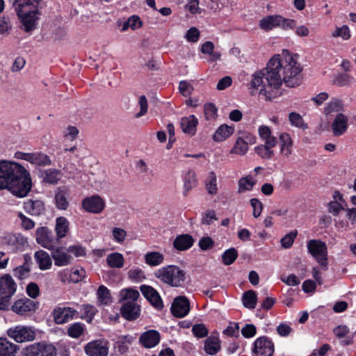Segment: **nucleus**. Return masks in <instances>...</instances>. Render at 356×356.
Segmentation results:
<instances>
[{
	"label": "nucleus",
	"mask_w": 356,
	"mask_h": 356,
	"mask_svg": "<svg viewBox=\"0 0 356 356\" xmlns=\"http://www.w3.org/2000/svg\"><path fill=\"white\" fill-rule=\"evenodd\" d=\"M297 58V55L291 54L288 50L275 55L265 68L252 75V88L259 90L266 99L271 100L282 95L280 88L283 83L290 88L299 86L302 70Z\"/></svg>",
	"instance_id": "1"
},
{
	"label": "nucleus",
	"mask_w": 356,
	"mask_h": 356,
	"mask_svg": "<svg viewBox=\"0 0 356 356\" xmlns=\"http://www.w3.org/2000/svg\"><path fill=\"white\" fill-rule=\"evenodd\" d=\"M61 177V172L58 170L48 169L42 172L43 181L50 184L58 183Z\"/></svg>",
	"instance_id": "33"
},
{
	"label": "nucleus",
	"mask_w": 356,
	"mask_h": 356,
	"mask_svg": "<svg viewBox=\"0 0 356 356\" xmlns=\"http://www.w3.org/2000/svg\"><path fill=\"white\" fill-rule=\"evenodd\" d=\"M238 257L237 250L234 248H229L224 252L222 255V262L225 265L233 264Z\"/></svg>",
	"instance_id": "41"
},
{
	"label": "nucleus",
	"mask_w": 356,
	"mask_h": 356,
	"mask_svg": "<svg viewBox=\"0 0 356 356\" xmlns=\"http://www.w3.org/2000/svg\"><path fill=\"white\" fill-rule=\"evenodd\" d=\"M29 162L41 166L49 165L51 163L50 158L42 152L31 153Z\"/></svg>",
	"instance_id": "32"
},
{
	"label": "nucleus",
	"mask_w": 356,
	"mask_h": 356,
	"mask_svg": "<svg viewBox=\"0 0 356 356\" xmlns=\"http://www.w3.org/2000/svg\"><path fill=\"white\" fill-rule=\"evenodd\" d=\"M253 351L256 356H273L274 346L267 337H261L254 341Z\"/></svg>",
	"instance_id": "9"
},
{
	"label": "nucleus",
	"mask_w": 356,
	"mask_h": 356,
	"mask_svg": "<svg viewBox=\"0 0 356 356\" xmlns=\"http://www.w3.org/2000/svg\"><path fill=\"white\" fill-rule=\"evenodd\" d=\"M19 348L6 339L0 338V356H15Z\"/></svg>",
	"instance_id": "26"
},
{
	"label": "nucleus",
	"mask_w": 356,
	"mask_h": 356,
	"mask_svg": "<svg viewBox=\"0 0 356 356\" xmlns=\"http://www.w3.org/2000/svg\"><path fill=\"white\" fill-rule=\"evenodd\" d=\"M280 153L284 157L288 158L293 152V142L290 135L287 133H282L280 136Z\"/></svg>",
	"instance_id": "19"
},
{
	"label": "nucleus",
	"mask_w": 356,
	"mask_h": 356,
	"mask_svg": "<svg viewBox=\"0 0 356 356\" xmlns=\"http://www.w3.org/2000/svg\"><path fill=\"white\" fill-rule=\"evenodd\" d=\"M38 302L27 298H20L16 300L11 309L19 316H27L33 314L37 309Z\"/></svg>",
	"instance_id": "7"
},
{
	"label": "nucleus",
	"mask_w": 356,
	"mask_h": 356,
	"mask_svg": "<svg viewBox=\"0 0 356 356\" xmlns=\"http://www.w3.org/2000/svg\"><path fill=\"white\" fill-rule=\"evenodd\" d=\"M197 124L198 120L194 115L182 118L180 122L182 131L191 136L195 134Z\"/></svg>",
	"instance_id": "22"
},
{
	"label": "nucleus",
	"mask_w": 356,
	"mask_h": 356,
	"mask_svg": "<svg viewBox=\"0 0 356 356\" xmlns=\"http://www.w3.org/2000/svg\"><path fill=\"white\" fill-rule=\"evenodd\" d=\"M138 106L140 111L135 114L136 118H140L144 116L148 111V102L145 95H140L138 98Z\"/></svg>",
	"instance_id": "49"
},
{
	"label": "nucleus",
	"mask_w": 356,
	"mask_h": 356,
	"mask_svg": "<svg viewBox=\"0 0 356 356\" xmlns=\"http://www.w3.org/2000/svg\"><path fill=\"white\" fill-rule=\"evenodd\" d=\"M157 277L172 287H179L186 280V273L179 267L169 265L159 269Z\"/></svg>",
	"instance_id": "4"
},
{
	"label": "nucleus",
	"mask_w": 356,
	"mask_h": 356,
	"mask_svg": "<svg viewBox=\"0 0 356 356\" xmlns=\"http://www.w3.org/2000/svg\"><path fill=\"white\" fill-rule=\"evenodd\" d=\"M224 334L229 337H237L239 333V325L238 323H230L224 330Z\"/></svg>",
	"instance_id": "60"
},
{
	"label": "nucleus",
	"mask_w": 356,
	"mask_h": 356,
	"mask_svg": "<svg viewBox=\"0 0 356 356\" xmlns=\"http://www.w3.org/2000/svg\"><path fill=\"white\" fill-rule=\"evenodd\" d=\"M56 231L58 238H63L68 231V222L64 217H59L56 219Z\"/></svg>",
	"instance_id": "39"
},
{
	"label": "nucleus",
	"mask_w": 356,
	"mask_h": 356,
	"mask_svg": "<svg viewBox=\"0 0 356 356\" xmlns=\"http://www.w3.org/2000/svg\"><path fill=\"white\" fill-rule=\"evenodd\" d=\"M194 240L189 234H181L177 236L173 242L175 249L182 251L189 249L193 245Z\"/></svg>",
	"instance_id": "23"
},
{
	"label": "nucleus",
	"mask_w": 356,
	"mask_h": 356,
	"mask_svg": "<svg viewBox=\"0 0 356 356\" xmlns=\"http://www.w3.org/2000/svg\"><path fill=\"white\" fill-rule=\"evenodd\" d=\"M193 334L198 338H202L208 334V330L204 324H195L192 327Z\"/></svg>",
	"instance_id": "54"
},
{
	"label": "nucleus",
	"mask_w": 356,
	"mask_h": 356,
	"mask_svg": "<svg viewBox=\"0 0 356 356\" xmlns=\"http://www.w3.org/2000/svg\"><path fill=\"white\" fill-rule=\"evenodd\" d=\"M214 242L211 237H203L199 241V247L202 250H207L208 249L212 248Z\"/></svg>",
	"instance_id": "61"
},
{
	"label": "nucleus",
	"mask_w": 356,
	"mask_h": 356,
	"mask_svg": "<svg viewBox=\"0 0 356 356\" xmlns=\"http://www.w3.org/2000/svg\"><path fill=\"white\" fill-rule=\"evenodd\" d=\"M69 190L65 187H58L55 193V202L58 209L65 210L69 206Z\"/></svg>",
	"instance_id": "20"
},
{
	"label": "nucleus",
	"mask_w": 356,
	"mask_h": 356,
	"mask_svg": "<svg viewBox=\"0 0 356 356\" xmlns=\"http://www.w3.org/2000/svg\"><path fill=\"white\" fill-rule=\"evenodd\" d=\"M243 305L250 309L255 308L257 302V296L255 291L249 290L245 291L242 297Z\"/></svg>",
	"instance_id": "31"
},
{
	"label": "nucleus",
	"mask_w": 356,
	"mask_h": 356,
	"mask_svg": "<svg viewBox=\"0 0 356 356\" xmlns=\"http://www.w3.org/2000/svg\"><path fill=\"white\" fill-rule=\"evenodd\" d=\"M139 296V292L133 289H124L120 293V301L122 303L125 302L136 303V301L138 298Z\"/></svg>",
	"instance_id": "34"
},
{
	"label": "nucleus",
	"mask_w": 356,
	"mask_h": 356,
	"mask_svg": "<svg viewBox=\"0 0 356 356\" xmlns=\"http://www.w3.org/2000/svg\"><path fill=\"white\" fill-rule=\"evenodd\" d=\"M172 314L177 318L186 316L190 312V302L185 296H177L171 306Z\"/></svg>",
	"instance_id": "10"
},
{
	"label": "nucleus",
	"mask_w": 356,
	"mask_h": 356,
	"mask_svg": "<svg viewBox=\"0 0 356 356\" xmlns=\"http://www.w3.org/2000/svg\"><path fill=\"white\" fill-rule=\"evenodd\" d=\"M348 118L343 113H339L334 119L331 128L334 136L343 135L348 129Z\"/></svg>",
	"instance_id": "17"
},
{
	"label": "nucleus",
	"mask_w": 356,
	"mask_h": 356,
	"mask_svg": "<svg viewBox=\"0 0 356 356\" xmlns=\"http://www.w3.org/2000/svg\"><path fill=\"white\" fill-rule=\"evenodd\" d=\"M140 290L152 305L156 307V290L148 285H141Z\"/></svg>",
	"instance_id": "38"
},
{
	"label": "nucleus",
	"mask_w": 356,
	"mask_h": 356,
	"mask_svg": "<svg viewBox=\"0 0 356 356\" xmlns=\"http://www.w3.org/2000/svg\"><path fill=\"white\" fill-rule=\"evenodd\" d=\"M24 208L31 216H38L44 212V203L40 200H29L24 202Z\"/></svg>",
	"instance_id": "21"
},
{
	"label": "nucleus",
	"mask_w": 356,
	"mask_h": 356,
	"mask_svg": "<svg viewBox=\"0 0 356 356\" xmlns=\"http://www.w3.org/2000/svg\"><path fill=\"white\" fill-rule=\"evenodd\" d=\"M342 210H345L344 207L337 201H332L328 204V211L335 216H338Z\"/></svg>",
	"instance_id": "59"
},
{
	"label": "nucleus",
	"mask_w": 356,
	"mask_h": 356,
	"mask_svg": "<svg viewBox=\"0 0 356 356\" xmlns=\"http://www.w3.org/2000/svg\"><path fill=\"white\" fill-rule=\"evenodd\" d=\"M122 316L128 321H134L140 316V306L137 303H131V302H125L121 306Z\"/></svg>",
	"instance_id": "14"
},
{
	"label": "nucleus",
	"mask_w": 356,
	"mask_h": 356,
	"mask_svg": "<svg viewBox=\"0 0 356 356\" xmlns=\"http://www.w3.org/2000/svg\"><path fill=\"white\" fill-rule=\"evenodd\" d=\"M30 271V266L27 265H21L13 270L14 276L19 280H24L28 277Z\"/></svg>",
	"instance_id": "48"
},
{
	"label": "nucleus",
	"mask_w": 356,
	"mask_h": 356,
	"mask_svg": "<svg viewBox=\"0 0 356 356\" xmlns=\"http://www.w3.org/2000/svg\"><path fill=\"white\" fill-rule=\"evenodd\" d=\"M248 149V145L242 138H238L234 147L231 149L230 154L244 155Z\"/></svg>",
	"instance_id": "40"
},
{
	"label": "nucleus",
	"mask_w": 356,
	"mask_h": 356,
	"mask_svg": "<svg viewBox=\"0 0 356 356\" xmlns=\"http://www.w3.org/2000/svg\"><path fill=\"white\" fill-rule=\"evenodd\" d=\"M197 178L194 171L188 170L184 176V191L183 195L187 196L188 192L196 187Z\"/></svg>",
	"instance_id": "28"
},
{
	"label": "nucleus",
	"mask_w": 356,
	"mask_h": 356,
	"mask_svg": "<svg viewBox=\"0 0 356 356\" xmlns=\"http://www.w3.org/2000/svg\"><path fill=\"white\" fill-rule=\"evenodd\" d=\"M254 185V181L252 178L246 177L240 179L238 181V191L241 192L243 191H250L252 190L253 186Z\"/></svg>",
	"instance_id": "53"
},
{
	"label": "nucleus",
	"mask_w": 356,
	"mask_h": 356,
	"mask_svg": "<svg viewBox=\"0 0 356 356\" xmlns=\"http://www.w3.org/2000/svg\"><path fill=\"white\" fill-rule=\"evenodd\" d=\"M83 325L81 323H75L68 328L67 333L70 337L77 338L83 334Z\"/></svg>",
	"instance_id": "51"
},
{
	"label": "nucleus",
	"mask_w": 356,
	"mask_h": 356,
	"mask_svg": "<svg viewBox=\"0 0 356 356\" xmlns=\"http://www.w3.org/2000/svg\"><path fill=\"white\" fill-rule=\"evenodd\" d=\"M179 92L184 97H188L191 95L193 87L186 81H181L179 84Z\"/></svg>",
	"instance_id": "55"
},
{
	"label": "nucleus",
	"mask_w": 356,
	"mask_h": 356,
	"mask_svg": "<svg viewBox=\"0 0 356 356\" xmlns=\"http://www.w3.org/2000/svg\"><path fill=\"white\" fill-rule=\"evenodd\" d=\"M18 217L20 218L22 221V225L25 229L29 230L34 227V222L32 220L26 217L23 213H19Z\"/></svg>",
	"instance_id": "62"
},
{
	"label": "nucleus",
	"mask_w": 356,
	"mask_h": 356,
	"mask_svg": "<svg viewBox=\"0 0 356 356\" xmlns=\"http://www.w3.org/2000/svg\"><path fill=\"white\" fill-rule=\"evenodd\" d=\"M200 35L199 30L195 27H192L187 31L185 38L190 42H196L200 38Z\"/></svg>",
	"instance_id": "56"
},
{
	"label": "nucleus",
	"mask_w": 356,
	"mask_h": 356,
	"mask_svg": "<svg viewBox=\"0 0 356 356\" xmlns=\"http://www.w3.org/2000/svg\"><path fill=\"white\" fill-rule=\"evenodd\" d=\"M128 277L130 280L140 282L145 279L144 272L138 268H134L129 270Z\"/></svg>",
	"instance_id": "52"
},
{
	"label": "nucleus",
	"mask_w": 356,
	"mask_h": 356,
	"mask_svg": "<svg viewBox=\"0 0 356 356\" xmlns=\"http://www.w3.org/2000/svg\"><path fill=\"white\" fill-rule=\"evenodd\" d=\"M106 261L110 267L120 268L124 265V259L122 254L114 252L107 256Z\"/></svg>",
	"instance_id": "35"
},
{
	"label": "nucleus",
	"mask_w": 356,
	"mask_h": 356,
	"mask_svg": "<svg viewBox=\"0 0 356 356\" xmlns=\"http://www.w3.org/2000/svg\"><path fill=\"white\" fill-rule=\"evenodd\" d=\"M308 252L316 261L325 269H327V248L325 242L312 239L307 242Z\"/></svg>",
	"instance_id": "5"
},
{
	"label": "nucleus",
	"mask_w": 356,
	"mask_h": 356,
	"mask_svg": "<svg viewBox=\"0 0 356 356\" xmlns=\"http://www.w3.org/2000/svg\"><path fill=\"white\" fill-rule=\"evenodd\" d=\"M234 131V128L227 124L220 126L213 136V139L216 142H222L229 138Z\"/></svg>",
	"instance_id": "29"
},
{
	"label": "nucleus",
	"mask_w": 356,
	"mask_h": 356,
	"mask_svg": "<svg viewBox=\"0 0 356 356\" xmlns=\"http://www.w3.org/2000/svg\"><path fill=\"white\" fill-rule=\"evenodd\" d=\"M17 284L9 274L0 278V295L12 296L16 291Z\"/></svg>",
	"instance_id": "15"
},
{
	"label": "nucleus",
	"mask_w": 356,
	"mask_h": 356,
	"mask_svg": "<svg viewBox=\"0 0 356 356\" xmlns=\"http://www.w3.org/2000/svg\"><path fill=\"white\" fill-rule=\"evenodd\" d=\"M82 207L88 212L99 213L104 210L105 202L100 196L92 195L83 200Z\"/></svg>",
	"instance_id": "11"
},
{
	"label": "nucleus",
	"mask_w": 356,
	"mask_h": 356,
	"mask_svg": "<svg viewBox=\"0 0 356 356\" xmlns=\"http://www.w3.org/2000/svg\"><path fill=\"white\" fill-rule=\"evenodd\" d=\"M206 188L209 194L215 195L217 193L216 177L213 172H210L209 180L206 183Z\"/></svg>",
	"instance_id": "43"
},
{
	"label": "nucleus",
	"mask_w": 356,
	"mask_h": 356,
	"mask_svg": "<svg viewBox=\"0 0 356 356\" xmlns=\"http://www.w3.org/2000/svg\"><path fill=\"white\" fill-rule=\"evenodd\" d=\"M7 334L17 343H24L35 339V330L31 326L19 325L10 327Z\"/></svg>",
	"instance_id": "6"
},
{
	"label": "nucleus",
	"mask_w": 356,
	"mask_h": 356,
	"mask_svg": "<svg viewBox=\"0 0 356 356\" xmlns=\"http://www.w3.org/2000/svg\"><path fill=\"white\" fill-rule=\"evenodd\" d=\"M332 36L334 38L340 37L346 40L350 38V33L348 26L343 25L341 27H337L336 30L332 32Z\"/></svg>",
	"instance_id": "50"
},
{
	"label": "nucleus",
	"mask_w": 356,
	"mask_h": 356,
	"mask_svg": "<svg viewBox=\"0 0 356 356\" xmlns=\"http://www.w3.org/2000/svg\"><path fill=\"white\" fill-rule=\"evenodd\" d=\"M32 187L29 172L20 164L0 161V189H8L15 196L27 195Z\"/></svg>",
	"instance_id": "2"
},
{
	"label": "nucleus",
	"mask_w": 356,
	"mask_h": 356,
	"mask_svg": "<svg viewBox=\"0 0 356 356\" xmlns=\"http://www.w3.org/2000/svg\"><path fill=\"white\" fill-rule=\"evenodd\" d=\"M297 235H298L297 230L292 231V232H289V234H286L281 239L280 242H281L282 246L286 249L291 248L292 246Z\"/></svg>",
	"instance_id": "46"
},
{
	"label": "nucleus",
	"mask_w": 356,
	"mask_h": 356,
	"mask_svg": "<svg viewBox=\"0 0 356 356\" xmlns=\"http://www.w3.org/2000/svg\"><path fill=\"white\" fill-rule=\"evenodd\" d=\"M34 256L41 270H47L51 268L52 265L51 259L47 252L39 250L35 253Z\"/></svg>",
	"instance_id": "27"
},
{
	"label": "nucleus",
	"mask_w": 356,
	"mask_h": 356,
	"mask_svg": "<svg viewBox=\"0 0 356 356\" xmlns=\"http://www.w3.org/2000/svg\"><path fill=\"white\" fill-rule=\"evenodd\" d=\"M343 108V104L340 99H334L330 101L327 106L325 108V112L326 114H330L332 112H337L341 111Z\"/></svg>",
	"instance_id": "45"
},
{
	"label": "nucleus",
	"mask_w": 356,
	"mask_h": 356,
	"mask_svg": "<svg viewBox=\"0 0 356 356\" xmlns=\"http://www.w3.org/2000/svg\"><path fill=\"white\" fill-rule=\"evenodd\" d=\"M36 241L47 249L52 250L54 248L51 232L47 227H42L37 229Z\"/></svg>",
	"instance_id": "16"
},
{
	"label": "nucleus",
	"mask_w": 356,
	"mask_h": 356,
	"mask_svg": "<svg viewBox=\"0 0 356 356\" xmlns=\"http://www.w3.org/2000/svg\"><path fill=\"white\" fill-rule=\"evenodd\" d=\"M220 341L218 337L210 336L204 341V351L210 355H214L220 350Z\"/></svg>",
	"instance_id": "25"
},
{
	"label": "nucleus",
	"mask_w": 356,
	"mask_h": 356,
	"mask_svg": "<svg viewBox=\"0 0 356 356\" xmlns=\"http://www.w3.org/2000/svg\"><path fill=\"white\" fill-rule=\"evenodd\" d=\"M353 80L354 78L348 74L339 73L334 76L332 83L339 87H342L349 85Z\"/></svg>",
	"instance_id": "37"
},
{
	"label": "nucleus",
	"mask_w": 356,
	"mask_h": 356,
	"mask_svg": "<svg viewBox=\"0 0 356 356\" xmlns=\"http://www.w3.org/2000/svg\"><path fill=\"white\" fill-rule=\"evenodd\" d=\"M86 275V271L83 268L73 270L70 275V280L73 282H79Z\"/></svg>",
	"instance_id": "63"
},
{
	"label": "nucleus",
	"mask_w": 356,
	"mask_h": 356,
	"mask_svg": "<svg viewBox=\"0 0 356 356\" xmlns=\"http://www.w3.org/2000/svg\"><path fill=\"white\" fill-rule=\"evenodd\" d=\"M218 108L212 104L209 103L204 105V115L207 120H214L217 118Z\"/></svg>",
	"instance_id": "47"
},
{
	"label": "nucleus",
	"mask_w": 356,
	"mask_h": 356,
	"mask_svg": "<svg viewBox=\"0 0 356 356\" xmlns=\"http://www.w3.org/2000/svg\"><path fill=\"white\" fill-rule=\"evenodd\" d=\"M76 314L77 312L72 307H56L52 315L56 324H63L72 319Z\"/></svg>",
	"instance_id": "13"
},
{
	"label": "nucleus",
	"mask_w": 356,
	"mask_h": 356,
	"mask_svg": "<svg viewBox=\"0 0 356 356\" xmlns=\"http://www.w3.org/2000/svg\"><path fill=\"white\" fill-rule=\"evenodd\" d=\"M256 153L262 159H270L274 156V151L264 145L255 147Z\"/></svg>",
	"instance_id": "44"
},
{
	"label": "nucleus",
	"mask_w": 356,
	"mask_h": 356,
	"mask_svg": "<svg viewBox=\"0 0 356 356\" xmlns=\"http://www.w3.org/2000/svg\"><path fill=\"white\" fill-rule=\"evenodd\" d=\"M20 19L21 29L25 32L31 33L37 28L42 8V0H9Z\"/></svg>",
	"instance_id": "3"
},
{
	"label": "nucleus",
	"mask_w": 356,
	"mask_h": 356,
	"mask_svg": "<svg viewBox=\"0 0 356 356\" xmlns=\"http://www.w3.org/2000/svg\"><path fill=\"white\" fill-rule=\"evenodd\" d=\"M25 351L26 356H56L55 347L44 342L32 344Z\"/></svg>",
	"instance_id": "8"
},
{
	"label": "nucleus",
	"mask_w": 356,
	"mask_h": 356,
	"mask_svg": "<svg viewBox=\"0 0 356 356\" xmlns=\"http://www.w3.org/2000/svg\"><path fill=\"white\" fill-rule=\"evenodd\" d=\"M51 257L57 266H67L72 263V257L63 248H58L51 250Z\"/></svg>",
	"instance_id": "18"
},
{
	"label": "nucleus",
	"mask_w": 356,
	"mask_h": 356,
	"mask_svg": "<svg viewBox=\"0 0 356 356\" xmlns=\"http://www.w3.org/2000/svg\"><path fill=\"white\" fill-rule=\"evenodd\" d=\"M86 353L89 356H107L108 343L102 340L92 341L85 346Z\"/></svg>",
	"instance_id": "12"
},
{
	"label": "nucleus",
	"mask_w": 356,
	"mask_h": 356,
	"mask_svg": "<svg viewBox=\"0 0 356 356\" xmlns=\"http://www.w3.org/2000/svg\"><path fill=\"white\" fill-rule=\"evenodd\" d=\"M26 292L31 298H36L39 295V287L35 283L31 282L27 285Z\"/></svg>",
	"instance_id": "64"
},
{
	"label": "nucleus",
	"mask_w": 356,
	"mask_h": 356,
	"mask_svg": "<svg viewBox=\"0 0 356 356\" xmlns=\"http://www.w3.org/2000/svg\"><path fill=\"white\" fill-rule=\"evenodd\" d=\"M280 20L281 15H268L259 21V26L261 29L268 31L274 28L279 27Z\"/></svg>",
	"instance_id": "24"
},
{
	"label": "nucleus",
	"mask_w": 356,
	"mask_h": 356,
	"mask_svg": "<svg viewBox=\"0 0 356 356\" xmlns=\"http://www.w3.org/2000/svg\"><path fill=\"white\" fill-rule=\"evenodd\" d=\"M98 300L104 305H107L111 302V295L108 289L102 285L97 290Z\"/></svg>",
	"instance_id": "42"
},
{
	"label": "nucleus",
	"mask_w": 356,
	"mask_h": 356,
	"mask_svg": "<svg viewBox=\"0 0 356 356\" xmlns=\"http://www.w3.org/2000/svg\"><path fill=\"white\" fill-rule=\"evenodd\" d=\"M250 204L253 209V216L258 218L263 210V204L257 198H252L250 200Z\"/></svg>",
	"instance_id": "57"
},
{
	"label": "nucleus",
	"mask_w": 356,
	"mask_h": 356,
	"mask_svg": "<svg viewBox=\"0 0 356 356\" xmlns=\"http://www.w3.org/2000/svg\"><path fill=\"white\" fill-rule=\"evenodd\" d=\"M139 341L146 348H151L156 346V330H151L143 333Z\"/></svg>",
	"instance_id": "30"
},
{
	"label": "nucleus",
	"mask_w": 356,
	"mask_h": 356,
	"mask_svg": "<svg viewBox=\"0 0 356 356\" xmlns=\"http://www.w3.org/2000/svg\"><path fill=\"white\" fill-rule=\"evenodd\" d=\"M256 327L252 324H246L241 330V334L245 338H250L256 334Z\"/></svg>",
	"instance_id": "58"
},
{
	"label": "nucleus",
	"mask_w": 356,
	"mask_h": 356,
	"mask_svg": "<svg viewBox=\"0 0 356 356\" xmlns=\"http://www.w3.org/2000/svg\"><path fill=\"white\" fill-rule=\"evenodd\" d=\"M289 120L293 127L306 130L308 129V125L305 122L302 117L296 112H291L289 115Z\"/></svg>",
	"instance_id": "36"
}]
</instances>
